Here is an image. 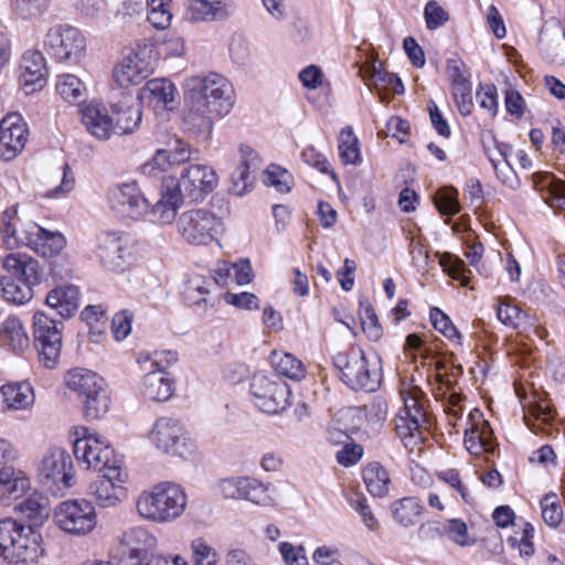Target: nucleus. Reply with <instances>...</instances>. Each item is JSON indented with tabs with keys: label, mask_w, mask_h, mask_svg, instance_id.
I'll list each match as a JSON object with an SVG mask.
<instances>
[{
	"label": "nucleus",
	"mask_w": 565,
	"mask_h": 565,
	"mask_svg": "<svg viewBox=\"0 0 565 565\" xmlns=\"http://www.w3.org/2000/svg\"><path fill=\"white\" fill-rule=\"evenodd\" d=\"M185 100L192 119L200 120V131L210 137L213 120L226 116L234 106L233 85L221 74L211 72L185 79Z\"/></svg>",
	"instance_id": "nucleus-1"
},
{
	"label": "nucleus",
	"mask_w": 565,
	"mask_h": 565,
	"mask_svg": "<svg viewBox=\"0 0 565 565\" xmlns=\"http://www.w3.org/2000/svg\"><path fill=\"white\" fill-rule=\"evenodd\" d=\"M186 507V494L180 484L160 482L143 491L137 499L138 514L154 523H169L182 515Z\"/></svg>",
	"instance_id": "nucleus-2"
},
{
	"label": "nucleus",
	"mask_w": 565,
	"mask_h": 565,
	"mask_svg": "<svg viewBox=\"0 0 565 565\" xmlns=\"http://www.w3.org/2000/svg\"><path fill=\"white\" fill-rule=\"evenodd\" d=\"M333 365L340 372L341 381L354 391L375 392L381 385V370L371 364L364 351L356 345L333 355Z\"/></svg>",
	"instance_id": "nucleus-3"
},
{
	"label": "nucleus",
	"mask_w": 565,
	"mask_h": 565,
	"mask_svg": "<svg viewBox=\"0 0 565 565\" xmlns=\"http://www.w3.org/2000/svg\"><path fill=\"white\" fill-rule=\"evenodd\" d=\"M38 479L53 495H64L75 481L70 454L58 447L49 449L39 463Z\"/></svg>",
	"instance_id": "nucleus-4"
},
{
	"label": "nucleus",
	"mask_w": 565,
	"mask_h": 565,
	"mask_svg": "<svg viewBox=\"0 0 565 565\" xmlns=\"http://www.w3.org/2000/svg\"><path fill=\"white\" fill-rule=\"evenodd\" d=\"M157 546V537L146 527H130L121 534L118 545L110 553L109 561L104 562V565H114V563L142 565L149 555H153Z\"/></svg>",
	"instance_id": "nucleus-5"
},
{
	"label": "nucleus",
	"mask_w": 565,
	"mask_h": 565,
	"mask_svg": "<svg viewBox=\"0 0 565 565\" xmlns=\"http://www.w3.org/2000/svg\"><path fill=\"white\" fill-rule=\"evenodd\" d=\"M45 52L58 63L76 64L84 56L86 40L83 33L68 24L51 26L44 36Z\"/></svg>",
	"instance_id": "nucleus-6"
},
{
	"label": "nucleus",
	"mask_w": 565,
	"mask_h": 565,
	"mask_svg": "<svg viewBox=\"0 0 565 565\" xmlns=\"http://www.w3.org/2000/svg\"><path fill=\"white\" fill-rule=\"evenodd\" d=\"M81 430L83 435L75 439L73 447L79 463L98 472L122 467L121 458L104 439L90 434L88 428L82 427Z\"/></svg>",
	"instance_id": "nucleus-7"
},
{
	"label": "nucleus",
	"mask_w": 565,
	"mask_h": 565,
	"mask_svg": "<svg viewBox=\"0 0 565 565\" xmlns=\"http://www.w3.org/2000/svg\"><path fill=\"white\" fill-rule=\"evenodd\" d=\"M250 394L254 405L266 414H278L289 406V386L277 374H254L250 380Z\"/></svg>",
	"instance_id": "nucleus-8"
},
{
	"label": "nucleus",
	"mask_w": 565,
	"mask_h": 565,
	"mask_svg": "<svg viewBox=\"0 0 565 565\" xmlns=\"http://www.w3.org/2000/svg\"><path fill=\"white\" fill-rule=\"evenodd\" d=\"M62 322L55 321L46 313L38 311L33 316L34 347L39 362L46 369L57 366L62 349Z\"/></svg>",
	"instance_id": "nucleus-9"
},
{
	"label": "nucleus",
	"mask_w": 565,
	"mask_h": 565,
	"mask_svg": "<svg viewBox=\"0 0 565 565\" xmlns=\"http://www.w3.org/2000/svg\"><path fill=\"white\" fill-rule=\"evenodd\" d=\"M401 397L404 407L395 418L396 434L402 440L416 436L420 439V429L428 423L423 404L425 393L416 385H407L401 390Z\"/></svg>",
	"instance_id": "nucleus-10"
},
{
	"label": "nucleus",
	"mask_w": 565,
	"mask_h": 565,
	"mask_svg": "<svg viewBox=\"0 0 565 565\" xmlns=\"http://www.w3.org/2000/svg\"><path fill=\"white\" fill-rule=\"evenodd\" d=\"M135 238L124 232H104L97 237V256L110 271H121L136 256Z\"/></svg>",
	"instance_id": "nucleus-11"
},
{
	"label": "nucleus",
	"mask_w": 565,
	"mask_h": 565,
	"mask_svg": "<svg viewBox=\"0 0 565 565\" xmlns=\"http://www.w3.org/2000/svg\"><path fill=\"white\" fill-rule=\"evenodd\" d=\"M182 238L192 245H206L215 239L220 220L206 209L183 212L177 222Z\"/></svg>",
	"instance_id": "nucleus-12"
},
{
	"label": "nucleus",
	"mask_w": 565,
	"mask_h": 565,
	"mask_svg": "<svg viewBox=\"0 0 565 565\" xmlns=\"http://www.w3.org/2000/svg\"><path fill=\"white\" fill-rule=\"evenodd\" d=\"M55 524L73 535H85L96 525L95 508L87 500H67L54 512Z\"/></svg>",
	"instance_id": "nucleus-13"
},
{
	"label": "nucleus",
	"mask_w": 565,
	"mask_h": 565,
	"mask_svg": "<svg viewBox=\"0 0 565 565\" xmlns=\"http://www.w3.org/2000/svg\"><path fill=\"white\" fill-rule=\"evenodd\" d=\"M177 192L183 200H203L217 185V175L214 169L206 164H190L181 171L180 178L173 177Z\"/></svg>",
	"instance_id": "nucleus-14"
},
{
	"label": "nucleus",
	"mask_w": 565,
	"mask_h": 565,
	"mask_svg": "<svg viewBox=\"0 0 565 565\" xmlns=\"http://www.w3.org/2000/svg\"><path fill=\"white\" fill-rule=\"evenodd\" d=\"M110 209L119 216L139 220L149 211L150 203L136 182L117 184L109 190Z\"/></svg>",
	"instance_id": "nucleus-15"
},
{
	"label": "nucleus",
	"mask_w": 565,
	"mask_h": 565,
	"mask_svg": "<svg viewBox=\"0 0 565 565\" xmlns=\"http://www.w3.org/2000/svg\"><path fill=\"white\" fill-rule=\"evenodd\" d=\"M150 443L160 451L184 457L189 452L188 437L177 419L160 417L149 431Z\"/></svg>",
	"instance_id": "nucleus-16"
},
{
	"label": "nucleus",
	"mask_w": 565,
	"mask_h": 565,
	"mask_svg": "<svg viewBox=\"0 0 565 565\" xmlns=\"http://www.w3.org/2000/svg\"><path fill=\"white\" fill-rule=\"evenodd\" d=\"M12 543L7 544L1 556L10 563H34L43 554L41 535L32 529V525H22L12 535Z\"/></svg>",
	"instance_id": "nucleus-17"
},
{
	"label": "nucleus",
	"mask_w": 565,
	"mask_h": 565,
	"mask_svg": "<svg viewBox=\"0 0 565 565\" xmlns=\"http://www.w3.org/2000/svg\"><path fill=\"white\" fill-rule=\"evenodd\" d=\"M97 480L90 483L89 494L97 505L111 508L117 505L126 495L122 483L127 481L128 475L122 467L102 472Z\"/></svg>",
	"instance_id": "nucleus-18"
},
{
	"label": "nucleus",
	"mask_w": 565,
	"mask_h": 565,
	"mask_svg": "<svg viewBox=\"0 0 565 565\" xmlns=\"http://www.w3.org/2000/svg\"><path fill=\"white\" fill-rule=\"evenodd\" d=\"M29 129L22 116L10 113L0 121V157L10 161L25 147Z\"/></svg>",
	"instance_id": "nucleus-19"
},
{
	"label": "nucleus",
	"mask_w": 565,
	"mask_h": 565,
	"mask_svg": "<svg viewBox=\"0 0 565 565\" xmlns=\"http://www.w3.org/2000/svg\"><path fill=\"white\" fill-rule=\"evenodd\" d=\"M22 245L30 247L43 257L57 254L65 246V238L61 233L50 232L32 223L23 230Z\"/></svg>",
	"instance_id": "nucleus-20"
},
{
	"label": "nucleus",
	"mask_w": 565,
	"mask_h": 565,
	"mask_svg": "<svg viewBox=\"0 0 565 565\" xmlns=\"http://www.w3.org/2000/svg\"><path fill=\"white\" fill-rule=\"evenodd\" d=\"M111 113L114 134L119 136L132 134L139 127L142 118L140 104L130 95L113 103Z\"/></svg>",
	"instance_id": "nucleus-21"
},
{
	"label": "nucleus",
	"mask_w": 565,
	"mask_h": 565,
	"mask_svg": "<svg viewBox=\"0 0 565 565\" xmlns=\"http://www.w3.org/2000/svg\"><path fill=\"white\" fill-rule=\"evenodd\" d=\"M78 111L86 130L95 138L107 140L114 134L113 117L103 104L90 102L81 105Z\"/></svg>",
	"instance_id": "nucleus-22"
},
{
	"label": "nucleus",
	"mask_w": 565,
	"mask_h": 565,
	"mask_svg": "<svg viewBox=\"0 0 565 565\" xmlns=\"http://www.w3.org/2000/svg\"><path fill=\"white\" fill-rule=\"evenodd\" d=\"M3 267L8 276L14 277L33 288L39 285L42 278V268L40 263L26 254H9L4 257Z\"/></svg>",
	"instance_id": "nucleus-23"
},
{
	"label": "nucleus",
	"mask_w": 565,
	"mask_h": 565,
	"mask_svg": "<svg viewBox=\"0 0 565 565\" xmlns=\"http://www.w3.org/2000/svg\"><path fill=\"white\" fill-rule=\"evenodd\" d=\"M183 201L180 192L175 190L173 177H168L162 180L161 198L148 212L151 213L156 222L170 224L174 221Z\"/></svg>",
	"instance_id": "nucleus-24"
},
{
	"label": "nucleus",
	"mask_w": 565,
	"mask_h": 565,
	"mask_svg": "<svg viewBox=\"0 0 565 565\" xmlns=\"http://www.w3.org/2000/svg\"><path fill=\"white\" fill-rule=\"evenodd\" d=\"M31 488L25 471L12 465L0 468V501L7 503L21 498Z\"/></svg>",
	"instance_id": "nucleus-25"
},
{
	"label": "nucleus",
	"mask_w": 565,
	"mask_h": 565,
	"mask_svg": "<svg viewBox=\"0 0 565 565\" xmlns=\"http://www.w3.org/2000/svg\"><path fill=\"white\" fill-rule=\"evenodd\" d=\"M232 0H191L186 17L194 22L222 21L230 17Z\"/></svg>",
	"instance_id": "nucleus-26"
},
{
	"label": "nucleus",
	"mask_w": 565,
	"mask_h": 565,
	"mask_svg": "<svg viewBox=\"0 0 565 565\" xmlns=\"http://www.w3.org/2000/svg\"><path fill=\"white\" fill-rule=\"evenodd\" d=\"M0 345L14 353H23L30 347V338L23 322L9 316L0 324Z\"/></svg>",
	"instance_id": "nucleus-27"
},
{
	"label": "nucleus",
	"mask_w": 565,
	"mask_h": 565,
	"mask_svg": "<svg viewBox=\"0 0 565 565\" xmlns=\"http://www.w3.org/2000/svg\"><path fill=\"white\" fill-rule=\"evenodd\" d=\"M173 380L166 371L153 370L148 372L141 381V395L152 402H166L173 394Z\"/></svg>",
	"instance_id": "nucleus-28"
},
{
	"label": "nucleus",
	"mask_w": 565,
	"mask_h": 565,
	"mask_svg": "<svg viewBox=\"0 0 565 565\" xmlns=\"http://www.w3.org/2000/svg\"><path fill=\"white\" fill-rule=\"evenodd\" d=\"M79 296L78 287L60 285L46 295L45 303L56 310L62 318H71L78 309Z\"/></svg>",
	"instance_id": "nucleus-29"
},
{
	"label": "nucleus",
	"mask_w": 565,
	"mask_h": 565,
	"mask_svg": "<svg viewBox=\"0 0 565 565\" xmlns=\"http://www.w3.org/2000/svg\"><path fill=\"white\" fill-rule=\"evenodd\" d=\"M533 185L551 207L565 211V181L551 173H535Z\"/></svg>",
	"instance_id": "nucleus-30"
},
{
	"label": "nucleus",
	"mask_w": 565,
	"mask_h": 565,
	"mask_svg": "<svg viewBox=\"0 0 565 565\" xmlns=\"http://www.w3.org/2000/svg\"><path fill=\"white\" fill-rule=\"evenodd\" d=\"M356 409L342 408L339 409L330 420L327 429V438L333 445H343L349 443L351 434L358 426L354 424Z\"/></svg>",
	"instance_id": "nucleus-31"
},
{
	"label": "nucleus",
	"mask_w": 565,
	"mask_h": 565,
	"mask_svg": "<svg viewBox=\"0 0 565 565\" xmlns=\"http://www.w3.org/2000/svg\"><path fill=\"white\" fill-rule=\"evenodd\" d=\"M177 95L175 85L168 78H153L139 90L138 98L172 108Z\"/></svg>",
	"instance_id": "nucleus-32"
},
{
	"label": "nucleus",
	"mask_w": 565,
	"mask_h": 565,
	"mask_svg": "<svg viewBox=\"0 0 565 565\" xmlns=\"http://www.w3.org/2000/svg\"><path fill=\"white\" fill-rule=\"evenodd\" d=\"M6 409L24 411L34 403L33 387L26 382L8 383L0 387Z\"/></svg>",
	"instance_id": "nucleus-33"
},
{
	"label": "nucleus",
	"mask_w": 565,
	"mask_h": 565,
	"mask_svg": "<svg viewBox=\"0 0 565 565\" xmlns=\"http://www.w3.org/2000/svg\"><path fill=\"white\" fill-rule=\"evenodd\" d=\"M21 70V81L25 87L38 85L39 88H41L43 86L46 75V65L42 52H25L22 56Z\"/></svg>",
	"instance_id": "nucleus-34"
},
{
	"label": "nucleus",
	"mask_w": 565,
	"mask_h": 565,
	"mask_svg": "<svg viewBox=\"0 0 565 565\" xmlns=\"http://www.w3.org/2000/svg\"><path fill=\"white\" fill-rule=\"evenodd\" d=\"M67 387L79 397H86L105 385L104 380L87 369H74L65 376Z\"/></svg>",
	"instance_id": "nucleus-35"
},
{
	"label": "nucleus",
	"mask_w": 565,
	"mask_h": 565,
	"mask_svg": "<svg viewBox=\"0 0 565 565\" xmlns=\"http://www.w3.org/2000/svg\"><path fill=\"white\" fill-rule=\"evenodd\" d=\"M360 75L364 81H369L376 90L391 89L394 94L399 95L404 92V85L401 78L394 74L388 73L372 63L360 70Z\"/></svg>",
	"instance_id": "nucleus-36"
},
{
	"label": "nucleus",
	"mask_w": 565,
	"mask_h": 565,
	"mask_svg": "<svg viewBox=\"0 0 565 565\" xmlns=\"http://www.w3.org/2000/svg\"><path fill=\"white\" fill-rule=\"evenodd\" d=\"M422 511V501L416 497H405L391 504L394 521L404 527L416 524Z\"/></svg>",
	"instance_id": "nucleus-37"
},
{
	"label": "nucleus",
	"mask_w": 565,
	"mask_h": 565,
	"mask_svg": "<svg viewBox=\"0 0 565 565\" xmlns=\"http://www.w3.org/2000/svg\"><path fill=\"white\" fill-rule=\"evenodd\" d=\"M14 510L30 522L29 525H32V529L41 525L50 514L46 500L38 494H32L17 503Z\"/></svg>",
	"instance_id": "nucleus-38"
},
{
	"label": "nucleus",
	"mask_w": 565,
	"mask_h": 565,
	"mask_svg": "<svg viewBox=\"0 0 565 565\" xmlns=\"http://www.w3.org/2000/svg\"><path fill=\"white\" fill-rule=\"evenodd\" d=\"M363 480L373 497L383 498L387 494L391 478L388 471L381 463H369L363 470Z\"/></svg>",
	"instance_id": "nucleus-39"
},
{
	"label": "nucleus",
	"mask_w": 565,
	"mask_h": 565,
	"mask_svg": "<svg viewBox=\"0 0 565 565\" xmlns=\"http://www.w3.org/2000/svg\"><path fill=\"white\" fill-rule=\"evenodd\" d=\"M239 492H242V500L256 504L267 505L273 502L270 484H265L255 478L239 477Z\"/></svg>",
	"instance_id": "nucleus-40"
},
{
	"label": "nucleus",
	"mask_w": 565,
	"mask_h": 565,
	"mask_svg": "<svg viewBox=\"0 0 565 565\" xmlns=\"http://www.w3.org/2000/svg\"><path fill=\"white\" fill-rule=\"evenodd\" d=\"M0 295L12 305H24L33 298V288L8 275L0 279Z\"/></svg>",
	"instance_id": "nucleus-41"
},
{
	"label": "nucleus",
	"mask_w": 565,
	"mask_h": 565,
	"mask_svg": "<svg viewBox=\"0 0 565 565\" xmlns=\"http://www.w3.org/2000/svg\"><path fill=\"white\" fill-rule=\"evenodd\" d=\"M52 0H10L12 14L22 21H36L43 17Z\"/></svg>",
	"instance_id": "nucleus-42"
},
{
	"label": "nucleus",
	"mask_w": 565,
	"mask_h": 565,
	"mask_svg": "<svg viewBox=\"0 0 565 565\" xmlns=\"http://www.w3.org/2000/svg\"><path fill=\"white\" fill-rule=\"evenodd\" d=\"M18 220V206L8 207L1 216L0 232L8 248L13 249L22 246L23 230L18 231L15 222Z\"/></svg>",
	"instance_id": "nucleus-43"
},
{
	"label": "nucleus",
	"mask_w": 565,
	"mask_h": 565,
	"mask_svg": "<svg viewBox=\"0 0 565 565\" xmlns=\"http://www.w3.org/2000/svg\"><path fill=\"white\" fill-rule=\"evenodd\" d=\"M270 361L280 375L292 380H300L305 376V369L301 361L290 353L274 352Z\"/></svg>",
	"instance_id": "nucleus-44"
},
{
	"label": "nucleus",
	"mask_w": 565,
	"mask_h": 565,
	"mask_svg": "<svg viewBox=\"0 0 565 565\" xmlns=\"http://www.w3.org/2000/svg\"><path fill=\"white\" fill-rule=\"evenodd\" d=\"M56 90L68 103H79L84 99L86 87L84 83L73 74L58 76Z\"/></svg>",
	"instance_id": "nucleus-45"
},
{
	"label": "nucleus",
	"mask_w": 565,
	"mask_h": 565,
	"mask_svg": "<svg viewBox=\"0 0 565 565\" xmlns=\"http://www.w3.org/2000/svg\"><path fill=\"white\" fill-rule=\"evenodd\" d=\"M110 398L105 385L83 398L84 415L88 419H98L103 417L109 409Z\"/></svg>",
	"instance_id": "nucleus-46"
},
{
	"label": "nucleus",
	"mask_w": 565,
	"mask_h": 565,
	"mask_svg": "<svg viewBox=\"0 0 565 565\" xmlns=\"http://www.w3.org/2000/svg\"><path fill=\"white\" fill-rule=\"evenodd\" d=\"M148 21L158 30L167 29L172 21V0H147Z\"/></svg>",
	"instance_id": "nucleus-47"
},
{
	"label": "nucleus",
	"mask_w": 565,
	"mask_h": 565,
	"mask_svg": "<svg viewBox=\"0 0 565 565\" xmlns=\"http://www.w3.org/2000/svg\"><path fill=\"white\" fill-rule=\"evenodd\" d=\"M465 446L472 455H479L482 451H489L490 444V427L486 420H482V427H471L470 430L465 433Z\"/></svg>",
	"instance_id": "nucleus-48"
},
{
	"label": "nucleus",
	"mask_w": 565,
	"mask_h": 565,
	"mask_svg": "<svg viewBox=\"0 0 565 565\" xmlns=\"http://www.w3.org/2000/svg\"><path fill=\"white\" fill-rule=\"evenodd\" d=\"M339 154L343 163L358 164L360 162V149L358 139L354 136L351 127H345L341 130L339 137Z\"/></svg>",
	"instance_id": "nucleus-49"
},
{
	"label": "nucleus",
	"mask_w": 565,
	"mask_h": 565,
	"mask_svg": "<svg viewBox=\"0 0 565 565\" xmlns=\"http://www.w3.org/2000/svg\"><path fill=\"white\" fill-rule=\"evenodd\" d=\"M114 79L121 87L129 85H139L146 77L136 64L129 63L126 57L115 67Z\"/></svg>",
	"instance_id": "nucleus-50"
},
{
	"label": "nucleus",
	"mask_w": 565,
	"mask_h": 565,
	"mask_svg": "<svg viewBox=\"0 0 565 565\" xmlns=\"http://www.w3.org/2000/svg\"><path fill=\"white\" fill-rule=\"evenodd\" d=\"M542 518L550 527H557L564 515L563 508L554 492L545 494L541 499Z\"/></svg>",
	"instance_id": "nucleus-51"
},
{
	"label": "nucleus",
	"mask_w": 565,
	"mask_h": 565,
	"mask_svg": "<svg viewBox=\"0 0 565 565\" xmlns=\"http://www.w3.org/2000/svg\"><path fill=\"white\" fill-rule=\"evenodd\" d=\"M235 276V280L238 285H246L250 282L253 278L252 266L248 260L233 265L231 268H221L216 271L214 281L217 285H226L227 278L232 275Z\"/></svg>",
	"instance_id": "nucleus-52"
},
{
	"label": "nucleus",
	"mask_w": 565,
	"mask_h": 565,
	"mask_svg": "<svg viewBox=\"0 0 565 565\" xmlns=\"http://www.w3.org/2000/svg\"><path fill=\"white\" fill-rule=\"evenodd\" d=\"M129 63L136 64L138 70L148 77L154 67L157 58L153 56V49L151 45L138 46L130 54L125 56Z\"/></svg>",
	"instance_id": "nucleus-53"
},
{
	"label": "nucleus",
	"mask_w": 565,
	"mask_h": 565,
	"mask_svg": "<svg viewBox=\"0 0 565 565\" xmlns=\"http://www.w3.org/2000/svg\"><path fill=\"white\" fill-rule=\"evenodd\" d=\"M438 211L444 215H455L460 211L458 191L454 188L440 189L434 199Z\"/></svg>",
	"instance_id": "nucleus-54"
},
{
	"label": "nucleus",
	"mask_w": 565,
	"mask_h": 565,
	"mask_svg": "<svg viewBox=\"0 0 565 565\" xmlns=\"http://www.w3.org/2000/svg\"><path fill=\"white\" fill-rule=\"evenodd\" d=\"M497 317L504 326L518 329L525 313L516 305H513L510 298H504L497 308Z\"/></svg>",
	"instance_id": "nucleus-55"
},
{
	"label": "nucleus",
	"mask_w": 565,
	"mask_h": 565,
	"mask_svg": "<svg viewBox=\"0 0 565 565\" xmlns=\"http://www.w3.org/2000/svg\"><path fill=\"white\" fill-rule=\"evenodd\" d=\"M191 551L195 565H215L218 562V554L202 537L191 542Z\"/></svg>",
	"instance_id": "nucleus-56"
},
{
	"label": "nucleus",
	"mask_w": 565,
	"mask_h": 565,
	"mask_svg": "<svg viewBox=\"0 0 565 565\" xmlns=\"http://www.w3.org/2000/svg\"><path fill=\"white\" fill-rule=\"evenodd\" d=\"M553 409L550 406L539 405L534 411V420L525 417L527 427L535 434L545 433L552 435L550 422L553 419Z\"/></svg>",
	"instance_id": "nucleus-57"
},
{
	"label": "nucleus",
	"mask_w": 565,
	"mask_h": 565,
	"mask_svg": "<svg viewBox=\"0 0 565 565\" xmlns=\"http://www.w3.org/2000/svg\"><path fill=\"white\" fill-rule=\"evenodd\" d=\"M250 185L249 166L238 164L230 177V192L235 195H244L249 191Z\"/></svg>",
	"instance_id": "nucleus-58"
},
{
	"label": "nucleus",
	"mask_w": 565,
	"mask_h": 565,
	"mask_svg": "<svg viewBox=\"0 0 565 565\" xmlns=\"http://www.w3.org/2000/svg\"><path fill=\"white\" fill-rule=\"evenodd\" d=\"M429 317L434 328L438 330L440 333H443L449 340H459L461 338V334L452 324L449 317L439 308L430 309Z\"/></svg>",
	"instance_id": "nucleus-59"
},
{
	"label": "nucleus",
	"mask_w": 565,
	"mask_h": 565,
	"mask_svg": "<svg viewBox=\"0 0 565 565\" xmlns=\"http://www.w3.org/2000/svg\"><path fill=\"white\" fill-rule=\"evenodd\" d=\"M424 18L428 30H437L448 20V12L435 0H430L424 8Z\"/></svg>",
	"instance_id": "nucleus-60"
},
{
	"label": "nucleus",
	"mask_w": 565,
	"mask_h": 565,
	"mask_svg": "<svg viewBox=\"0 0 565 565\" xmlns=\"http://www.w3.org/2000/svg\"><path fill=\"white\" fill-rule=\"evenodd\" d=\"M361 327L366 337L372 341H377L383 334L377 316L371 306H366L361 313Z\"/></svg>",
	"instance_id": "nucleus-61"
},
{
	"label": "nucleus",
	"mask_w": 565,
	"mask_h": 565,
	"mask_svg": "<svg viewBox=\"0 0 565 565\" xmlns=\"http://www.w3.org/2000/svg\"><path fill=\"white\" fill-rule=\"evenodd\" d=\"M290 174L287 170L280 169V167L277 166H270L267 168L265 172V184L275 186L276 190L280 193L289 192V180Z\"/></svg>",
	"instance_id": "nucleus-62"
},
{
	"label": "nucleus",
	"mask_w": 565,
	"mask_h": 565,
	"mask_svg": "<svg viewBox=\"0 0 565 565\" xmlns=\"http://www.w3.org/2000/svg\"><path fill=\"white\" fill-rule=\"evenodd\" d=\"M452 96L461 115L467 116L471 113L473 103L471 95V83H459L452 86Z\"/></svg>",
	"instance_id": "nucleus-63"
},
{
	"label": "nucleus",
	"mask_w": 565,
	"mask_h": 565,
	"mask_svg": "<svg viewBox=\"0 0 565 565\" xmlns=\"http://www.w3.org/2000/svg\"><path fill=\"white\" fill-rule=\"evenodd\" d=\"M279 552L287 565H308L305 548L302 546H295L288 542L279 544Z\"/></svg>",
	"instance_id": "nucleus-64"
}]
</instances>
